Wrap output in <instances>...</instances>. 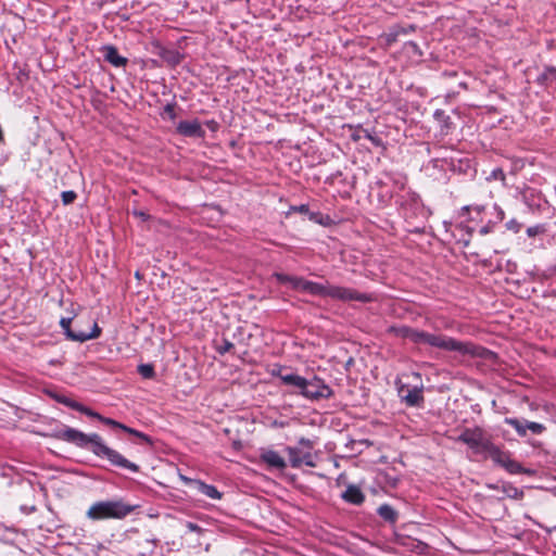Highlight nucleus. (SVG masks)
I'll list each match as a JSON object with an SVG mask.
<instances>
[{
	"mask_svg": "<svg viewBox=\"0 0 556 556\" xmlns=\"http://www.w3.org/2000/svg\"><path fill=\"white\" fill-rule=\"evenodd\" d=\"M53 438L72 443L80 448L90 450L96 456L105 458L112 466L138 472L139 466L125 458L117 451L109 447L98 433H84L77 429L65 427L55 431Z\"/></svg>",
	"mask_w": 556,
	"mask_h": 556,
	"instance_id": "1",
	"label": "nucleus"
},
{
	"mask_svg": "<svg viewBox=\"0 0 556 556\" xmlns=\"http://www.w3.org/2000/svg\"><path fill=\"white\" fill-rule=\"evenodd\" d=\"M410 341L416 344H428L444 351L457 352L462 355H470L472 357L488 358L492 352L483 346L476 345L471 342L458 341L452 337L444 334L430 333L414 328Z\"/></svg>",
	"mask_w": 556,
	"mask_h": 556,
	"instance_id": "2",
	"label": "nucleus"
},
{
	"mask_svg": "<svg viewBox=\"0 0 556 556\" xmlns=\"http://www.w3.org/2000/svg\"><path fill=\"white\" fill-rule=\"evenodd\" d=\"M138 505H132L123 498L97 501L86 511V517L93 521L108 519L123 520L132 514Z\"/></svg>",
	"mask_w": 556,
	"mask_h": 556,
	"instance_id": "3",
	"label": "nucleus"
},
{
	"mask_svg": "<svg viewBox=\"0 0 556 556\" xmlns=\"http://www.w3.org/2000/svg\"><path fill=\"white\" fill-rule=\"evenodd\" d=\"M469 446L476 454H483L484 456L491 448L493 442L486 435L484 430L480 427L466 428L456 439Z\"/></svg>",
	"mask_w": 556,
	"mask_h": 556,
	"instance_id": "4",
	"label": "nucleus"
},
{
	"mask_svg": "<svg viewBox=\"0 0 556 556\" xmlns=\"http://www.w3.org/2000/svg\"><path fill=\"white\" fill-rule=\"evenodd\" d=\"M301 395L311 401H319L331 397L333 391L321 378L313 376L311 379H306Z\"/></svg>",
	"mask_w": 556,
	"mask_h": 556,
	"instance_id": "5",
	"label": "nucleus"
},
{
	"mask_svg": "<svg viewBox=\"0 0 556 556\" xmlns=\"http://www.w3.org/2000/svg\"><path fill=\"white\" fill-rule=\"evenodd\" d=\"M328 296L344 302L358 301L362 303H368L372 301V296L370 294L361 293L354 289L339 286H330Z\"/></svg>",
	"mask_w": 556,
	"mask_h": 556,
	"instance_id": "6",
	"label": "nucleus"
},
{
	"mask_svg": "<svg viewBox=\"0 0 556 556\" xmlns=\"http://www.w3.org/2000/svg\"><path fill=\"white\" fill-rule=\"evenodd\" d=\"M72 318H61L60 326L65 336L71 341L85 342L87 340L96 339L100 336L101 329L97 323H93L92 329L89 333H76V330L71 329Z\"/></svg>",
	"mask_w": 556,
	"mask_h": 556,
	"instance_id": "7",
	"label": "nucleus"
},
{
	"mask_svg": "<svg viewBox=\"0 0 556 556\" xmlns=\"http://www.w3.org/2000/svg\"><path fill=\"white\" fill-rule=\"evenodd\" d=\"M176 130L179 135L190 138H204L205 136V130L198 119L181 121L178 123Z\"/></svg>",
	"mask_w": 556,
	"mask_h": 556,
	"instance_id": "8",
	"label": "nucleus"
},
{
	"mask_svg": "<svg viewBox=\"0 0 556 556\" xmlns=\"http://www.w3.org/2000/svg\"><path fill=\"white\" fill-rule=\"evenodd\" d=\"M290 465L293 468H299L303 464L308 467H315V462L311 452L302 453L298 447L288 446L286 448Z\"/></svg>",
	"mask_w": 556,
	"mask_h": 556,
	"instance_id": "9",
	"label": "nucleus"
},
{
	"mask_svg": "<svg viewBox=\"0 0 556 556\" xmlns=\"http://www.w3.org/2000/svg\"><path fill=\"white\" fill-rule=\"evenodd\" d=\"M399 394L407 406L416 407L424 403L422 388L414 387L409 388L402 386L399 389Z\"/></svg>",
	"mask_w": 556,
	"mask_h": 556,
	"instance_id": "10",
	"label": "nucleus"
},
{
	"mask_svg": "<svg viewBox=\"0 0 556 556\" xmlns=\"http://www.w3.org/2000/svg\"><path fill=\"white\" fill-rule=\"evenodd\" d=\"M181 479L187 483L192 485L199 493L212 498V500H220L222 493L216 489V486L212 484H206L205 482L197 479H190L187 477H181Z\"/></svg>",
	"mask_w": 556,
	"mask_h": 556,
	"instance_id": "11",
	"label": "nucleus"
},
{
	"mask_svg": "<svg viewBox=\"0 0 556 556\" xmlns=\"http://www.w3.org/2000/svg\"><path fill=\"white\" fill-rule=\"evenodd\" d=\"M101 51L103 53L104 60L115 67H124L128 63V60L119 55L117 48L112 45L103 46Z\"/></svg>",
	"mask_w": 556,
	"mask_h": 556,
	"instance_id": "12",
	"label": "nucleus"
},
{
	"mask_svg": "<svg viewBox=\"0 0 556 556\" xmlns=\"http://www.w3.org/2000/svg\"><path fill=\"white\" fill-rule=\"evenodd\" d=\"M261 459L268 467L283 470L287 467L286 460L279 455L278 452L273 450H267L261 454Z\"/></svg>",
	"mask_w": 556,
	"mask_h": 556,
	"instance_id": "13",
	"label": "nucleus"
},
{
	"mask_svg": "<svg viewBox=\"0 0 556 556\" xmlns=\"http://www.w3.org/2000/svg\"><path fill=\"white\" fill-rule=\"evenodd\" d=\"M341 496L346 503L353 505H361L365 501L364 493L362 492L359 486L355 484L348 485Z\"/></svg>",
	"mask_w": 556,
	"mask_h": 556,
	"instance_id": "14",
	"label": "nucleus"
},
{
	"mask_svg": "<svg viewBox=\"0 0 556 556\" xmlns=\"http://www.w3.org/2000/svg\"><path fill=\"white\" fill-rule=\"evenodd\" d=\"M306 378L296 374L288 372L286 376H281V384L294 388V393L302 394L303 388L305 387Z\"/></svg>",
	"mask_w": 556,
	"mask_h": 556,
	"instance_id": "15",
	"label": "nucleus"
},
{
	"mask_svg": "<svg viewBox=\"0 0 556 556\" xmlns=\"http://www.w3.org/2000/svg\"><path fill=\"white\" fill-rule=\"evenodd\" d=\"M301 291L307 292L313 295L328 296L330 285L325 286L318 282L305 280Z\"/></svg>",
	"mask_w": 556,
	"mask_h": 556,
	"instance_id": "16",
	"label": "nucleus"
},
{
	"mask_svg": "<svg viewBox=\"0 0 556 556\" xmlns=\"http://www.w3.org/2000/svg\"><path fill=\"white\" fill-rule=\"evenodd\" d=\"M490 457L496 465L503 467L505 463L510 458L509 454L507 452L502 451L498 446H496L494 443L492 444L491 448L486 453L485 457Z\"/></svg>",
	"mask_w": 556,
	"mask_h": 556,
	"instance_id": "17",
	"label": "nucleus"
},
{
	"mask_svg": "<svg viewBox=\"0 0 556 556\" xmlns=\"http://www.w3.org/2000/svg\"><path fill=\"white\" fill-rule=\"evenodd\" d=\"M377 514L380 518L390 523H395L399 518L397 511L389 504L380 505L377 509Z\"/></svg>",
	"mask_w": 556,
	"mask_h": 556,
	"instance_id": "18",
	"label": "nucleus"
},
{
	"mask_svg": "<svg viewBox=\"0 0 556 556\" xmlns=\"http://www.w3.org/2000/svg\"><path fill=\"white\" fill-rule=\"evenodd\" d=\"M554 81H556L555 66H545L544 71L536 78V83L541 86H548Z\"/></svg>",
	"mask_w": 556,
	"mask_h": 556,
	"instance_id": "19",
	"label": "nucleus"
},
{
	"mask_svg": "<svg viewBox=\"0 0 556 556\" xmlns=\"http://www.w3.org/2000/svg\"><path fill=\"white\" fill-rule=\"evenodd\" d=\"M276 278L281 283H289L293 289L302 290L303 283L306 279L302 277L289 276L286 274H276Z\"/></svg>",
	"mask_w": 556,
	"mask_h": 556,
	"instance_id": "20",
	"label": "nucleus"
},
{
	"mask_svg": "<svg viewBox=\"0 0 556 556\" xmlns=\"http://www.w3.org/2000/svg\"><path fill=\"white\" fill-rule=\"evenodd\" d=\"M413 329H414L413 327L405 326V325L391 326V327H389L388 332L394 334L397 338L408 339L410 341Z\"/></svg>",
	"mask_w": 556,
	"mask_h": 556,
	"instance_id": "21",
	"label": "nucleus"
},
{
	"mask_svg": "<svg viewBox=\"0 0 556 556\" xmlns=\"http://www.w3.org/2000/svg\"><path fill=\"white\" fill-rule=\"evenodd\" d=\"M509 473L517 475V473H531L530 470L522 467L520 463L517 460L509 458L505 465L503 466Z\"/></svg>",
	"mask_w": 556,
	"mask_h": 556,
	"instance_id": "22",
	"label": "nucleus"
},
{
	"mask_svg": "<svg viewBox=\"0 0 556 556\" xmlns=\"http://www.w3.org/2000/svg\"><path fill=\"white\" fill-rule=\"evenodd\" d=\"M505 424L511 426L520 437H526L525 419L505 418Z\"/></svg>",
	"mask_w": 556,
	"mask_h": 556,
	"instance_id": "23",
	"label": "nucleus"
},
{
	"mask_svg": "<svg viewBox=\"0 0 556 556\" xmlns=\"http://www.w3.org/2000/svg\"><path fill=\"white\" fill-rule=\"evenodd\" d=\"M433 116L441 124L442 129L447 131L452 127L451 117L443 110H437Z\"/></svg>",
	"mask_w": 556,
	"mask_h": 556,
	"instance_id": "24",
	"label": "nucleus"
},
{
	"mask_svg": "<svg viewBox=\"0 0 556 556\" xmlns=\"http://www.w3.org/2000/svg\"><path fill=\"white\" fill-rule=\"evenodd\" d=\"M52 397L60 404H63L74 410H77L78 406H79V402L66 396V395H63V394H53Z\"/></svg>",
	"mask_w": 556,
	"mask_h": 556,
	"instance_id": "25",
	"label": "nucleus"
},
{
	"mask_svg": "<svg viewBox=\"0 0 556 556\" xmlns=\"http://www.w3.org/2000/svg\"><path fill=\"white\" fill-rule=\"evenodd\" d=\"M138 372L144 379H153L155 377V370L152 364H140L138 366Z\"/></svg>",
	"mask_w": 556,
	"mask_h": 556,
	"instance_id": "26",
	"label": "nucleus"
},
{
	"mask_svg": "<svg viewBox=\"0 0 556 556\" xmlns=\"http://www.w3.org/2000/svg\"><path fill=\"white\" fill-rule=\"evenodd\" d=\"M526 431H531L533 434H541L545 431V426L540 422L529 421L525 419Z\"/></svg>",
	"mask_w": 556,
	"mask_h": 556,
	"instance_id": "27",
	"label": "nucleus"
},
{
	"mask_svg": "<svg viewBox=\"0 0 556 556\" xmlns=\"http://www.w3.org/2000/svg\"><path fill=\"white\" fill-rule=\"evenodd\" d=\"M122 430L127 432L128 434H131V435H135V437L141 439L142 441H144L147 443H152L150 437H148L146 433L140 432V431L136 430V429H132V428H130V427H128L126 425H124V427H122Z\"/></svg>",
	"mask_w": 556,
	"mask_h": 556,
	"instance_id": "28",
	"label": "nucleus"
},
{
	"mask_svg": "<svg viewBox=\"0 0 556 556\" xmlns=\"http://www.w3.org/2000/svg\"><path fill=\"white\" fill-rule=\"evenodd\" d=\"M77 412L85 414L86 416H88L90 418L98 419L99 421L101 420V417H102V415H100L99 413L92 410L91 408L83 405L81 403H79Z\"/></svg>",
	"mask_w": 556,
	"mask_h": 556,
	"instance_id": "29",
	"label": "nucleus"
},
{
	"mask_svg": "<svg viewBox=\"0 0 556 556\" xmlns=\"http://www.w3.org/2000/svg\"><path fill=\"white\" fill-rule=\"evenodd\" d=\"M61 198H62L63 204L68 205V204H72L76 200L77 194L75 191L68 190V191H63L61 193Z\"/></svg>",
	"mask_w": 556,
	"mask_h": 556,
	"instance_id": "30",
	"label": "nucleus"
},
{
	"mask_svg": "<svg viewBox=\"0 0 556 556\" xmlns=\"http://www.w3.org/2000/svg\"><path fill=\"white\" fill-rule=\"evenodd\" d=\"M232 349H233V344L227 339H223L222 343L216 348L217 352L220 355H224V354L230 352Z\"/></svg>",
	"mask_w": 556,
	"mask_h": 556,
	"instance_id": "31",
	"label": "nucleus"
},
{
	"mask_svg": "<svg viewBox=\"0 0 556 556\" xmlns=\"http://www.w3.org/2000/svg\"><path fill=\"white\" fill-rule=\"evenodd\" d=\"M543 232H545V227H544V225H541V224L535 225V226H531V227H529L527 229V235L529 237H535V236L541 235Z\"/></svg>",
	"mask_w": 556,
	"mask_h": 556,
	"instance_id": "32",
	"label": "nucleus"
},
{
	"mask_svg": "<svg viewBox=\"0 0 556 556\" xmlns=\"http://www.w3.org/2000/svg\"><path fill=\"white\" fill-rule=\"evenodd\" d=\"M143 543H144L146 547H144V552H142L141 555L144 556L146 553L152 554L154 551V547L156 545V540L155 539H152V540L146 539L143 541Z\"/></svg>",
	"mask_w": 556,
	"mask_h": 556,
	"instance_id": "33",
	"label": "nucleus"
},
{
	"mask_svg": "<svg viewBox=\"0 0 556 556\" xmlns=\"http://www.w3.org/2000/svg\"><path fill=\"white\" fill-rule=\"evenodd\" d=\"M102 424L106 425V426H110V427H113V428H118L122 430V427H124V424L119 422V421H116L112 418H109V417H104L102 416L101 417V420H100Z\"/></svg>",
	"mask_w": 556,
	"mask_h": 556,
	"instance_id": "34",
	"label": "nucleus"
},
{
	"mask_svg": "<svg viewBox=\"0 0 556 556\" xmlns=\"http://www.w3.org/2000/svg\"><path fill=\"white\" fill-rule=\"evenodd\" d=\"M401 33H405V28H401V29H399L396 31H392V33L388 34L387 37H386L387 43L389 46L394 43Z\"/></svg>",
	"mask_w": 556,
	"mask_h": 556,
	"instance_id": "35",
	"label": "nucleus"
},
{
	"mask_svg": "<svg viewBox=\"0 0 556 556\" xmlns=\"http://www.w3.org/2000/svg\"><path fill=\"white\" fill-rule=\"evenodd\" d=\"M506 228L514 232H518L521 229V224L518 223L516 219H510L506 223Z\"/></svg>",
	"mask_w": 556,
	"mask_h": 556,
	"instance_id": "36",
	"label": "nucleus"
},
{
	"mask_svg": "<svg viewBox=\"0 0 556 556\" xmlns=\"http://www.w3.org/2000/svg\"><path fill=\"white\" fill-rule=\"evenodd\" d=\"M186 528L188 529V531L197 532L198 534H202L203 532V529L199 525L191 521L186 522Z\"/></svg>",
	"mask_w": 556,
	"mask_h": 556,
	"instance_id": "37",
	"label": "nucleus"
},
{
	"mask_svg": "<svg viewBox=\"0 0 556 556\" xmlns=\"http://www.w3.org/2000/svg\"><path fill=\"white\" fill-rule=\"evenodd\" d=\"M507 494L514 498H521L523 496V492L514 486H509Z\"/></svg>",
	"mask_w": 556,
	"mask_h": 556,
	"instance_id": "38",
	"label": "nucleus"
},
{
	"mask_svg": "<svg viewBox=\"0 0 556 556\" xmlns=\"http://www.w3.org/2000/svg\"><path fill=\"white\" fill-rule=\"evenodd\" d=\"M491 178L504 180L505 179V174H504L502 168L497 167V168H494L492 170Z\"/></svg>",
	"mask_w": 556,
	"mask_h": 556,
	"instance_id": "39",
	"label": "nucleus"
},
{
	"mask_svg": "<svg viewBox=\"0 0 556 556\" xmlns=\"http://www.w3.org/2000/svg\"><path fill=\"white\" fill-rule=\"evenodd\" d=\"M286 368L282 366H276L271 370V376L277 377L281 380V376H286L288 372H285Z\"/></svg>",
	"mask_w": 556,
	"mask_h": 556,
	"instance_id": "40",
	"label": "nucleus"
},
{
	"mask_svg": "<svg viewBox=\"0 0 556 556\" xmlns=\"http://www.w3.org/2000/svg\"><path fill=\"white\" fill-rule=\"evenodd\" d=\"M290 211L306 214L309 213V207L307 204H301L296 206H291Z\"/></svg>",
	"mask_w": 556,
	"mask_h": 556,
	"instance_id": "41",
	"label": "nucleus"
},
{
	"mask_svg": "<svg viewBox=\"0 0 556 556\" xmlns=\"http://www.w3.org/2000/svg\"><path fill=\"white\" fill-rule=\"evenodd\" d=\"M406 45H407V46H408V47H409V48H410V49H412L416 54H418V55H421V54H422V52H421V50H420L419 46H418L416 42H414V41H408Z\"/></svg>",
	"mask_w": 556,
	"mask_h": 556,
	"instance_id": "42",
	"label": "nucleus"
},
{
	"mask_svg": "<svg viewBox=\"0 0 556 556\" xmlns=\"http://www.w3.org/2000/svg\"><path fill=\"white\" fill-rule=\"evenodd\" d=\"M132 214L139 218H141L142 220H148L150 218V215L147 214L146 212L143 211H137V210H134L132 211Z\"/></svg>",
	"mask_w": 556,
	"mask_h": 556,
	"instance_id": "43",
	"label": "nucleus"
},
{
	"mask_svg": "<svg viewBox=\"0 0 556 556\" xmlns=\"http://www.w3.org/2000/svg\"><path fill=\"white\" fill-rule=\"evenodd\" d=\"M299 444L305 446L308 450L313 448V442L309 439H306V438H301L299 440Z\"/></svg>",
	"mask_w": 556,
	"mask_h": 556,
	"instance_id": "44",
	"label": "nucleus"
},
{
	"mask_svg": "<svg viewBox=\"0 0 556 556\" xmlns=\"http://www.w3.org/2000/svg\"><path fill=\"white\" fill-rule=\"evenodd\" d=\"M164 111L172 117L174 118L175 117V110H174V106L172 104H167L165 108H164Z\"/></svg>",
	"mask_w": 556,
	"mask_h": 556,
	"instance_id": "45",
	"label": "nucleus"
},
{
	"mask_svg": "<svg viewBox=\"0 0 556 556\" xmlns=\"http://www.w3.org/2000/svg\"><path fill=\"white\" fill-rule=\"evenodd\" d=\"M308 214V217L311 220L315 222V223H320V219H319V216L320 214L319 213H307Z\"/></svg>",
	"mask_w": 556,
	"mask_h": 556,
	"instance_id": "46",
	"label": "nucleus"
},
{
	"mask_svg": "<svg viewBox=\"0 0 556 556\" xmlns=\"http://www.w3.org/2000/svg\"><path fill=\"white\" fill-rule=\"evenodd\" d=\"M206 125H207V126H208V128H210V129H212V130H215V129L217 128V126H218V125H217V123H216L215 121H208V122L206 123Z\"/></svg>",
	"mask_w": 556,
	"mask_h": 556,
	"instance_id": "47",
	"label": "nucleus"
},
{
	"mask_svg": "<svg viewBox=\"0 0 556 556\" xmlns=\"http://www.w3.org/2000/svg\"><path fill=\"white\" fill-rule=\"evenodd\" d=\"M21 509H22L24 513L28 514V513H33V511H35V510H36V507H35V506H31L30 508H28L27 506H21Z\"/></svg>",
	"mask_w": 556,
	"mask_h": 556,
	"instance_id": "48",
	"label": "nucleus"
},
{
	"mask_svg": "<svg viewBox=\"0 0 556 556\" xmlns=\"http://www.w3.org/2000/svg\"><path fill=\"white\" fill-rule=\"evenodd\" d=\"M491 231L490 227L489 226H484L480 229V233L481 235H486Z\"/></svg>",
	"mask_w": 556,
	"mask_h": 556,
	"instance_id": "49",
	"label": "nucleus"
},
{
	"mask_svg": "<svg viewBox=\"0 0 556 556\" xmlns=\"http://www.w3.org/2000/svg\"><path fill=\"white\" fill-rule=\"evenodd\" d=\"M366 137H367L369 140H371L376 146H378V144L380 143V140H378V139L374 138V137H372V136H370V135H367Z\"/></svg>",
	"mask_w": 556,
	"mask_h": 556,
	"instance_id": "50",
	"label": "nucleus"
},
{
	"mask_svg": "<svg viewBox=\"0 0 556 556\" xmlns=\"http://www.w3.org/2000/svg\"><path fill=\"white\" fill-rule=\"evenodd\" d=\"M76 333H86L85 331L77 330Z\"/></svg>",
	"mask_w": 556,
	"mask_h": 556,
	"instance_id": "51",
	"label": "nucleus"
}]
</instances>
